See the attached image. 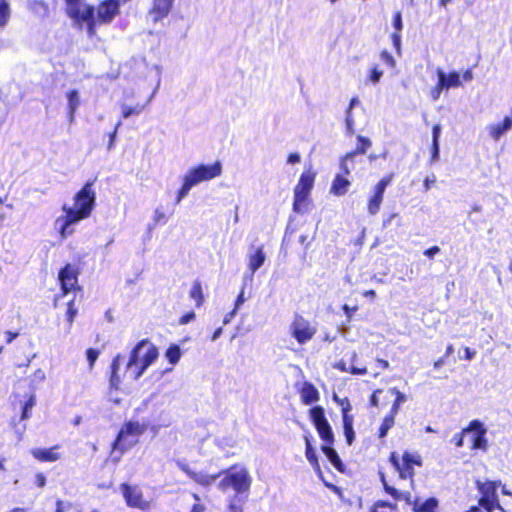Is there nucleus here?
<instances>
[{"label":"nucleus","mask_w":512,"mask_h":512,"mask_svg":"<svg viewBox=\"0 0 512 512\" xmlns=\"http://www.w3.org/2000/svg\"><path fill=\"white\" fill-rule=\"evenodd\" d=\"M96 11L98 23H110L120 13V4L116 0H102Z\"/></svg>","instance_id":"nucleus-18"},{"label":"nucleus","mask_w":512,"mask_h":512,"mask_svg":"<svg viewBox=\"0 0 512 512\" xmlns=\"http://www.w3.org/2000/svg\"><path fill=\"white\" fill-rule=\"evenodd\" d=\"M440 252L439 246H431L428 249L424 250L423 254L429 259H433L436 254Z\"/></svg>","instance_id":"nucleus-58"},{"label":"nucleus","mask_w":512,"mask_h":512,"mask_svg":"<svg viewBox=\"0 0 512 512\" xmlns=\"http://www.w3.org/2000/svg\"><path fill=\"white\" fill-rule=\"evenodd\" d=\"M158 355V348L151 344L148 339H142L131 350L127 367H137L134 378L138 379L156 361Z\"/></svg>","instance_id":"nucleus-5"},{"label":"nucleus","mask_w":512,"mask_h":512,"mask_svg":"<svg viewBox=\"0 0 512 512\" xmlns=\"http://www.w3.org/2000/svg\"><path fill=\"white\" fill-rule=\"evenodd\" d=\"M111 383L114 384L115 381H118L117 371L119 369L118 358H115L111 363Z\"/></svg>","instance_id":"nucleus-55"},{"label":"nucleus","mask_w":512,"mask_h":512,"mask_svg":"<svg viewBox=\"0 0 512 512\" xmlns=\"http://www.w3.org/2000/svg\"><path fill=\"white\" fill-rule=\"evenodd\" d=\"M195 318H196L195 312L188 311L179 318L178 323L180 325H186V324L190 323L191 321H194Z\"/></svg>","instance_id":"nucleus-51"},{"label":"nucleus","mask_w":512,"mask_h":512,"mask_svg":"<svg viewBox=\"0 0 512 512\" xmlns=\"http://www.w3.org/2000/svg\"><path fill=\"white\" fill-rule=\"evenodd\" d=\"M222 173V164L215 161L212 164H200L188 171L186 174L194 185L219 177Z\"/></svg>","instance_id":"nucleus-16"},{"label":"nucleus","mask_w":512,"mask_h":512,"mask_svg":"<svg viewBox=\"0 0 512 512\" xmlns=\"http://www.w3.org/2000/svg\"><path fill=\"white\" fill-rule=\"evenodd\" d=\"M30 9L35 13H41L43 16L48 15V4L41 0H34L30 3Z\"/></svg>","instance_id":"nucleus-44"},{"label":"nucleus","mask_w":512,"mask_h":512,"mask_svg":"<svg viewBox=\"0 0 512 512\" xmlns=\"http://www.w3.org/2000/svg\"><path fill=\"white\" fill-rule=\"evenodd\" d=\"M345 124H346V133L347 135L354 134V119L351 111H345Z\"/></svg>","instance_id":"nucleus-47"},{"label":"nucleus","mask_w":512,"mask_h":512,"mask_svg":"<svg viewBox=\"0 0 512 512\" xmlns=\"http://www.w3.org/2000/svg\"><path fill=\"white\" fill-rule=\"evenodd\" d=\"M98 356H99V351L97 349L88 348L86 350V357H87L90 368H93Z\"/></svg>","instance_id":"nucleus-48"},{"label":"nucleus","mask_w":512,"mask_h":512,"mask_svg":"<svg viewBox=\"0 0 512 512\" xmlns=\"http://www.w3.org/2000/svg\"><path fill=\"white\" fill-rule=\"evenodd\" d=\"M391 39H392L394 47L396 48V50L399 51L400 50V45H401V35H400V32H393L392 35H391Z\"/></svg>","instance_id":"nucleus-63"},{"label":"nucleus","mask_w":512,"mask_h":512,"mask_svg":"<svg viewBox=\"0 0 512 512\" xmlns=\"http://www.w3.org/2000/svg\"><path fill=\"white\" fill-rule=\"evenodd\" d=\"M309 417L313 423L320 439L323 441L322 452L326 455L336 470L343 472L344 465L338 453L333 448L335 436L330 423L325 416V410L322 406H314L309 410Z\"/></svg>","instance_id":"nucleus-3"},{"label":"nucleus","mask_w":512,"mask_h":512,"mask_svg":"<svg viewBox=\"0 0 512 512\" xmlns=\"http://www.w3.org/2000/svg\"><path fill=\"white\" fill-rule=\"evenodd\" d=\"M398 506L396 503H391L385 500L375 501L369 508V512H393L397 511Z\"/></svg>","instance_id":"nucleus-33"},{"label":"nucleus","mask_w":512,"mask_h":512,"mask_svg":"<svg viewBox=\"0 0 512 512\" xmlns=\"http://www.w3.org/2000/svg\"><path fill=\"white\" fill-rule=\"evenodd\" d=\"M35 484L39 488H43L46 485V477L43 473L35 474Z\"/></svg>","instance_id":"nucleus-59"},{"label":"nucleus","mask_w":512,"mask_h":512,"mask_svg":"<svg viewBox=\"0 0 512 512\" xmlns=\"http://www.w3.org/2000/svg\"><path fill=\"white\" fill-rule=\"evenodd\" d=\"M440 135H441V125L440 124L433 125V127H432V141L439 142Z\"/></svg>","instance_id":"nucleus-61"},{"label":"nucleus","mask_w":512,"mask_h":512,"mask_svg":"<svg viewBox=\"0 0 512 512\" xmlns=\"http://www.w3.org/2000/svg\"><path fill=\"white\" fill-rule=\"evenodd\" d=\"M289 332L298 344L303 345L314 338L317 328L302 315L295 314L290 324Z\"/></svg>","instance_id":"nucleus-13"},{"label":"nucleus","mask_w":512,"mask_h":512,"mask_svg":"<svg viewBox=\"0 0 512 512\" xmlns=\"http://www.w3.org/2000/svg\"><path fill=\"white\" fill-rule=\"evenodd\" d=\"M357 353L355 351H352L350 354V363L351 365H347V363L341 359L337 362H335L332 366L334 369L343 372V373H350L352 375H366L368 373V370L365 366L358 367L354 365V362L357 360Z\"/></svg>","instance_id":"nucleus-21"},{"label":"nucleus","mask_w":512,"mask_h":512,"mask_svg":"<svg viewBox=\"0 0 512 512\" xmlns=\"http://www.w3.org/2000/svg\"><path fill=\"white\" fill-rule=\"evenodd\" d=\"M193 186H195L193 184V181H191L189 177L185 175L183 183L177 192L176 203H179L188 194V192Z\"/></svg>","instance_id":"nucleus-40"},{"label":"nucleus","mask_w":512,"mask_h":512,"mask_svg":"<svg viewBox=\"0 0 512 512\" xmlns=\"http://www.w3.org/2000/svg\"><path fill=\"white\" fill-rule=\"evenodd\" d=\"M405 401V394L396 387L376 389L369 399L370 405L379 409H385L390 406V410H393L396 406V413H398L401 404Z\"/></svg>","instance_id":"nucleus-11"},{"label":"nucleus","mask_w":512,"mask_h":512,"mask_svg":"<svg viewBox=\"0 0 512 512\" xmlns=\"http://www.w3.org/2000/svg\"><path fill=\"white\" fill-rule=\"evenodd\" d=\"M380 57L387 65L391 67L395 65V60L393 56L387 50L381 51Z\"/></svg>","instance_id":"nucleus-56"},{"label":"nucleus","mask_w":512,"mask_h":512,"mask_svg":"<svg viewBox=\"0 0 512 512\" xmlns=\"http://www.w3.org/2000/svg\"><path fill=\"white\" fill-rule=\"evenodd\" d=\"M181 470L196 484L209 487L211 486L219 477L223 475V472H218L215 474H208L202 471H196L188 466L184 465L181 467Z\"/></svg>","instance_id":"nucleus-20"},{"label":"nucleus","mask_w":512,"mask_h":512,"mask_svg":"<svg viewBox=\"0 0 512 512\" xmlns=\"http://www.w3.org/2000/svg\"><path fill=\"white\" fill-rule=\"evenodd\" d=\"M379 478L385 493L395 501L404 500L407 504L411 505L413 512H438L439 501L435 497H429L424 501H420L419 498L412 499L410 492H400L394 486H391L386 479L385 473L380 472Z\"/></svg>","instance_id":"nucleus-6"},{"label":"nucleus","mask_w":512,"mask_h":512,"mask_svg":"<svg viewBox=\"0 0 512 512\" xmlns=\"http://www.w3.org/2000/svg\"><path fill=\"white\" fill-rule=\"evenodd\" d=\"M301 161V156L300 154L294 152V153H290L287 157V163L288 164H297Z\"/></svg>","instance_id":"nucleus-64"},{"label":"nucleus","mask_w":512,"mask_h":512,"mask_svg":"<svg viewBox=\"0 0 512 512\" xmlns=\"http://www.w3.org/2000/svg\"><path fill=\"white\" fill-rule=\"evenodd\" d=\"M316 173L311 169L304 171L294 187L293 211L303 213L313 189Z\"/></svg>","instance_id":"nucleus-10"},{"label":"nucleus","mask_w":512,"mask_h":512,"mask_svg":"<svg viewBox=\"0 0 512 512\" xmlns=\"http://www.w3.org/2000/svg\"><path fill=\"white\" fill-rule=\"evenodd\" d=\"M245 301V298H244V291L242 290L239 295L237 296L236 300H235V307L234 309L230 312V316H233L237 309L239 308L240 305H242Z\"/></svg>","instance_id":"nucleus-57"},{"label":"nucleus","mask_w":512,"mask_h":512,"mask_svg":"<svg viewBox=\"0 0 512 512\" xmlns=\"http://www.w3.org/2000/svg\"><path fill=\"white\" fill-rule=\"evenodd\" d=\"M431 157L430 162H436L439 159V142L432 141L431 147H430Z\"/></svg>","instance_id":"nucleus-52"},{"label":"nucleus","mask_w":512,"mask_h":512,"mask_svg":"<svg viewBox=\"0 0 512 512\" xmlns=\"http://www.w3.org/2000/svg\"><path fill=\"white\" fill-rule=\"evenodd\" d=\"M60 449L61 445L56 444L48 448H33L30 450V454L40 463H51L62 459Z\"/></svg>","instance_id":"nucleus-19"},{"label":"nucleus","mask_w":512,"mask_h":512,"mask_svg":"<svg viewBox=\"0 0 512 512\" xmlns=\"http://www.w3.org/2000/svg\"><path fill=\"white\" fill-rule=\"evenodd\" d=\"M349 175L350 174H346L340 170V173L334 177L331 183L330 193L335 196H343L347 194L351 186V181L348 179Z\"/></svg>","instance_id":"nucleus-22"},{"label":"nucleus","mask_w":512,"mask_h":512,"mask_svg":"<svg viewBox=\"0 0 512 512\" xmlns=\"http://www.w3.org/2000/svg\"><path fill=\"white\" fill-rule=\"evenodd\" d=\"M121 126V122L119 121L115 127L114 130L109 134V143H108V149H111L114 145L115 137L118 131V128Z\"/></svg>","instance_id":"nucleus-60"},{"label":"nucleus","mask_w":512,"mask_h":512,"mask_svg":"<svg viewBox=\"0 0 512 512\" xmlns=\"http://www.w3.org/2000/svg\"><path fill=\"white\" fill-rule=\"evenodd\" d=\"M311 434L310 433H307L304 435V441H305V455H306V458L307 460L309 461V463L315 468V469H320V466H319V462H318V457H317V454L312 446V443H311Z\"/></svg>","instance_id":"nucleus-28"},{"label":"nucleus","mask_w":512,"mask_h":512,"mask_svg":"<svg viewBox=\"0 0 512 512\" xmlns=\"http://www.w3.org/2000/svg\"><path fill=\"white\" fill-rule=\"evenodd\" d=\"M80 275L79 267L67 263L65 264L58 273V281L60 284V293L54 296L53 299V307L56 308L58 306V301L60 298L66 296L69 293L76 294L82 290L81 286L78 282V277Z\"/></svg>","instance_id":"nucleus-8"},{"label":"nucleus","mask_w":512,"mask_h":512,"mask_svg":"<svg viewBox=\"0 0 512 512\" xmlns=\"http://www.w3.org/2000/svg\"><path fill=\"white\" fill-rule=\"evenodd\" d=\"M77 313H78V309L75 306V299L73 298L67 303V309H66V321H67L69 327L72 326V324L75 320V317L77 316Z\"/></svg>","instance_id":"nucleus-42"},{"label":"nucleus","mask_w":512,"mask_h":512,"mask_svg":"<svg viewBox=\"0 0 512 512\" xmlns=\"http://www.w3.org/2000/svg\"><path fill=\"white\" fill-rule=\"evenodd\" d=\"M173 0H153L152 11L158 18L165 17L171 10Z\"/></svg>","instance_id":"nucleus-30"},{"label":"nucleus","mask_w":512,"mask_h":512,"mask_svg":"<svg viewBox=\"0 0 512 512\" xmlns=\"http://www.w3.org/2000/svg\"><path fill=\"white\" fill-rule=\"evenodd\" d=\"M147 429L148 425L146 423L132 420L125 421L111 444L107 461L114 465L118 464L123 455L139 443L140 437Z\"/></svg>","instance_id":"nucleus-2"},{"label":"nucleus","mask_w":512,"mask_h":512,"mask_svg":"<svg viewBox=\"0 0 512 512\" xmlns=\"http://www.w3.org/2000/svg\"><path fill=\"white\" fill-rule=\"evenodd\" d=\"M442 90H445V85H443V82L438 78L437 83L430 90V98L433 101H437L440 98Z\"/></svg>","instance_id":"nucleus-45"},{"label":"nucleus","mask_w":512,"mask_h":512,"mask_svg":"<svg viewBox=\"0 0 512 512\" xmlns=\"http://www.w3.org/2000/svg\"><path fill=\"white\" fill-rule=\"evenodd\" d=\"M144 110V105L137 104L135 106L123 105L121 108L122 118H128L133 115H139Z\"/></svg>","instance_id":"nucleus-43"},{"label":"nucleus","mask_w":512,"mask_h":512,"mask_svg":"<svg viewBox=\"0 0 512 512\" xmlns=\"http://www.w3.org/2000/svg\"><path fill=\"white\" fill-rule=\"evenodd\" d=\"M95 179L87 181L73 196V206L63 205L64 215L56 220L58 233L62 239L70 236L74 229L72 226L88 219L96 206Z\"/></svg>","instance_id":"nucleus-1"},{"label":"nucleus","mask_w":512,"mask_h":512,"mask_svg":"<svg viewBox=\"0 0 512 512\" xmlns=\"http://www.w3.org/2000/svg\"><path fill=\"white\" fill-rule=\"evenodd\" d=\"M388 460L398 473L401 480H408L410 487H415V468L423 466V458L418 452L404 451L401 456L392 451Z\"/></svg>","instance_id":"nucleus-4"},{"label":"nucleus","mask_w":512,"mask_h":512,"mask_svg":"<svg viewBox=\"0 0 512 512\" xmlns=\"http://www.w3.org/2000/svg\"><path fill=\"white\" fill-rule=\"evenodd\" d=\"M236 465L227 470H223V477L218 483L221 491H227L232 488L237 493L247 492L251 485V480L246 469L235 470Z\"/></svg>","instance_id":"nucleus-9"},{"label":"nucleus","mask_w":512,"mask_h":512,"mask_svg":"<svg viewBox=\"0 0 512 512\" xmlns=\"http://www.w3.org/2000/svg\"><path fill=\"white\" fill-rule=\"evenodd\" d=\"M192 497L195 500V503L192 505L189 512H205L206 507L201 503V498L197 493H192Z\"/></svg>","instance_id":"nucleus-46"},{"label":"nucleus","mask_w":512,"mask_h":512,"mask_svg":"<svg viewBox=\"0 0 512 512\" xmlns=\"http://www.w3.org/2000/svg\"><path fill=\"white\" fill-rule=\"evenodd\" d=\"M122 496L129 508L147 511L151 507L149 500L144 498L143 492L137 485L122 483L120 485Z\"/></svg>","instance_id":"nucleus-15"},{"label":"nucleus","mask_w":512,"mask_h":512,"mask_svg":"<svg viewBox=\"0 0 512 512\" xmlns=\"http://www.w3.org/2000/svg\"><path fill=\"white\" fill-rule=\"evenodd\" d=\"M65 1V11L66 14L76 22H86L88 32L90 35H93L95 33V26L97 21V18H95V8L92 5H86L81 11V5L80 0H64Z\"/></svg>","instance_id":"nucleus-12"},{"label":"nucleus","mask_w":512,"mask_h":512,"mask_svg":"<svg viewBox=\"0 0 512 512\" xmlns=\"http://www.w3.org/2000/svg\"><path fill=\"white\" fill-rule=\"evenodd\" d=\"M383 75V71L382 70H379L377 66H374L371 71H370V74L368 76V79L372 82V83H377L380 81L381 77Z\"/></svg>","instance_id":"nucleus-50"},{"label":"nucleus","mask_w":512,"mask_h":512,"mask_svg":"<svg viewBox=\"0 0 512 512\" xmlns=\"http://www.w3.org/2000/svg\"><path fill=\"white\" fill-rule=\"evenodd\" d=\"M189 297L195 301V306L200 308L204 302L205 297L202 289V284L199 280H195L189 291Z\"/></svg>","instance_id":"nucleus-29"},{"label":"nucleus","mask_w":512,"mask_h":512,"mask_svg":"<svg viewBox=\"0 0 512 512\" xmlns=\"http://www.w3.org/2000/svg\"><path fill=\"white\" fill-rule=\"evenodd\" d=\"M500 485V480H475V487L479 493L477 504L487 512H505L497 494Z\"/></svg>","instance_id":"nucleus-7"},{"label":"nucleus","mask_w":512,"mask_h":512,"mask_svg":"<svg viewBox=\"0 0 512 512\" xmlns=\"http://www.w3.org/2000/svg\"><path fill=\"white\" fill-rule=\"evenodd\" d=\"M394 178V174L390 173L381 178L377 184L374 186L373 193L374 195L384 197L385 189L392 182Z\"/></svg>","instance_id":"nucleus-36"},{"label":"nucleus","mask_w":512,"mask_h":512,"mask_svg":"<svg viewBox=\"0 0 512 512\" xmlns=\"http://www.w3.org/2000/svg\"><path fill=\"white\" fill-rule=\"evenodd\" d=\"M10 5L8 0H0V27L7 24L10 18Z\"/></svg>","instance_id":"nucleus-41"},{"label":"nucleus","mask_w":512,"mask_h":512,"mask_svg":"<svg viewBox=\"0 0 512 512\" xmlns=\"http://www.w3.org/2000/svg\"><path fill=\"white\" fill-rule=\"evenodd\" d=\"M7 196L0 197V227L11 218L13 212V205L6 203Z\"/></svg>","instance_id":"nucleus-35"},{"label":"nucleus","mask_w":512,"mask_h":512,"mask_svg":"<svg viewBox=\"0 0 512 512\" xmlns=\"http://www.w3.org/2000/svg\"><path fill=\"white\" fill-rule=\"evenodd\" d=\"M512 127V114L506 116L502 122L490 125L489 134L494 140H498L506 131Z\"/></svg>","instance_id":"nucleus-25"},{"label":"nucleus","mask_w":512,"mask_h":512,"mask_svg":"<svg viewBox=\"0 0 512 512\" xmlns=\"http://www.w3.org/2000/svg\"><path fill=\"white\" fill-rule=\"evenodd\" d=\"M301 402L305 405L316 403L320 399L317 388L311 382H304L299 390Z\"/></svg>","instance_id":"nucleus-23"},{"label":"nucleus","mask_w":512,"mask_h":512,"mask_svg":"<svg viewBox=\"0 0 512 512\" xmlns=\"http://www.w3.org/2000/svg\"><path fill=\"white\" fill-rule=\"evenodd\" d=\"M464 432L466 433V437L469 439L471 450H487V429L480 420L475 419L470 421L469 424L464 428Z\"/></svg>","instance_id":"nucleus-14"},{"label":"nucleus","mask_w":512,"mask_h":512,"mask_svg":"<svg viewBox=\"0 0 512 512\" xmlns=\"http://www.w3.org/2000/svg\"><path fill=\"white\" fill-rule=\"evenodd\" d=\"M437 77L443 82V85H445V90L459 87L462 84L461 75L456 71H451L446 74L442 69H438Z\"/></svg>","instance_id":"nucleus-24"},{"label":"nucleus","mask_w":512,"mask_h":512,"mask_svg":"<svg viewBox=\"0 0 512 512\" xmlns=\"http://www.w3.org/2000/svg\"><path fill=\"white\" fill-rule=\"evenodd\" d=\"M36 404V398L34 393H30L26 396L24 402H21V415L20 420H26L31 416V410Z\"/></svg>","instance_id":"nucleus-31"},{"label":"nucleus","mask_w":512,"mask_h":512,"mask_svg":"<svg viewBox=\"0 0 512 512\" xmlns=\"http://www.w3.org/2000/svg\"><path fill=\"white\" fill-rule=\"evenodd\" d=\"M266 255L263 247H258L254 253L248 256V269L251 273H255L265 262Z\"/></svg>","instance_id":"nucleus-26"},{"label":"nucleus","mask_w":512,"mask_h":512,"mask_svg":"<svg viewBox=\"0 0 512 512\" xmlns=\"http://www.w3.org/2000/svg\"><path fill=\"white\" fill-rule=\"evenodd\" d=\"M466 437V433L464 432V428L461 432L456 433L451 438V443L454 444L455 447L460 448L464 445V438Z\"/></svg>","instance_id":"nucleus-49"},{"label":"nucleus","mask_w":512,"mask_h":512,"mask_svg":"<svg viewBox=\"0 0 512 512\" xmlns=\"http://www.w3.org/2000/svg\"><path fill=\"white\" fill-rule=\"evenodd\" d=\"M393 26L396 29L395 32H400L402 30V15L400 11H396L393 15Z\"/></svg>","instance_id":"nucleus-54"},{"label":"nucleus","mask_w":512,"mask_h":512,"mask_svg":"<svg viewBox=\"0 0 512 512\" xmlns=\"http://www.w3.org/2000/svg\"><path fill=\"white\" fill-rule=\"evenodd\" d=\"M436 182V178H435V175H431V176H427L424 181H423V184H424V190L425 191H428L432 185H434Z\"/></svg>","instance_id":"nucleus-62"},{"label":"nucleus","mask_w":512,"mask_h":512,"mask_svg":"<svg viewBox=\"0 0 512 512\" xmlns=\"http://www.w3.org/2000/svg\"><path fill=\"white\" fill-rule=\"evenodd\" d=\"M372 146V142L368 137L358 135L357 145L354 150L347 152L339 160V168L346 174H350L354 168V157L358 154H365Z\"/></svg>","instance_id":"nucleus-17"},{"label":"nucleus","mask_w":512,"mask_h":512,"mask_svg":"<svg viewBox=\"0 0 512 512\" xmlns=\"http://www.w3.org/2000/svg\"><path fill=\"white\" fill-rule=\"evenodd\" d=\"M68 98V112L70 119L72 120L74 118V114L79 106V97H78V91L77 90H71L67 94Z\"/></svg>","instance_id":"nucleus-37"},{"label":"nucleus","mask_w":512,"mask_h":512,"mask_svg":"<svg viewBox=\"0 0 512 512\" xmlns=\"http://www.w3.org/2000/svg\"><path fill=\"white\" fill-rule=\"evenodd\" d=\"M165 356L170 364L175 365L176 363H178V361L181 358V350L179 345L171 344L166 349Z\"/></svg>","instance_id":"nucleus-38"},{"label":"nucleus","mask_w":512,"mask_h":512,"mask_svg":"<svg viewBox=\"0 0 512 512\" xmlns=\"http://www.w3.org/2000/svg\"><path fill=\"white\" fill-rule=\"evenodd\" d=\"M333 400L340 406L341 408V417L342 420L354 418L352 414H350L352 410L351 403L347 397L339 398L337 394H333Z\"/></svg>","instance_id":"nucleus-32"},{"label":"nucleus","mask_w":512,"mask_h":512,"mask_svg":"<svg viewBox=\"0 0 512 512\" xmlns=\"http://www.w3.org/2000/svg\"><path fill=\"white\" fill-rule=\"evenodd\" d=\"M71 507L72 504L70 502H64L60 499L55 502V512H66Z\"/></svg>","instance_id":"nucleus-53"},{"label":"nucleus","mask_w":512,"mask_h":512,"mask_svg":"<svg viewBox=\"0 0 512 512\" xmlns=\"http://www.w3.org/2000/svg\"><path fill=\"white\" fill-rule=\"evenodd\" d=\"M343 432L347 445H352L355 440L354 418L342 420Z\"/></svg>","instance_id":"nucleus-34"},{"label":"nucleus","mask_w":512,"mask_h":512,"mask_svg":"<svg viewBox=\"0 0 512 512\" xmlns=\"http://www.w3.org/2000/svg\"><path fill=\"white\" fill-rule=\"evenodd\" d=\"M383 202V197L372 194L367 202V209L369 214L375 215L379 212L380 206Z\"/></svg>","instance_id":"nucleus-39"},{"label":"nucleus","mask_w":512,"mask_h":512,"mask_svg":"<svg viewBox=\"0 0 512 512\" xmlns=\"http://www.w3.org/2000/svg\"><path fill=\"white\" fill-rule=\"evenodd\" d=\"M397 414L396 407L393 410H389L378 428V438L383 439L387 436L388 431L395 425V417Z\"/></svg>","instance_id":"nucleus-27"}]
</instances>
